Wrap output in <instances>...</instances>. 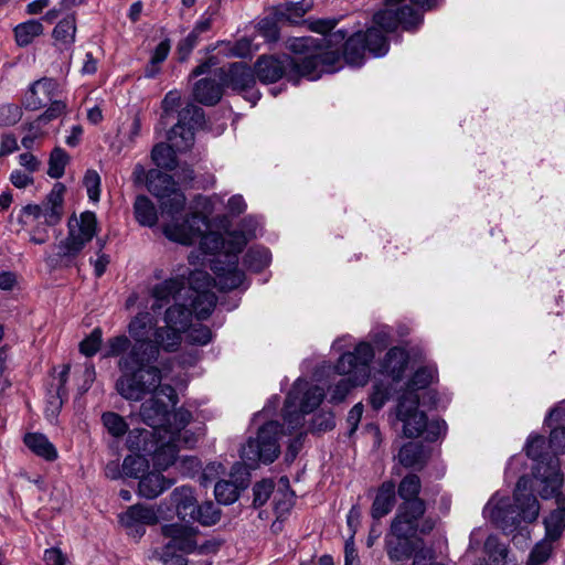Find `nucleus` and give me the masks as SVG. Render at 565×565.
I'll return each instance as SVG.
<instances>
[{"instance_id": "1", "label": "nucleus", "mask_w": 565, "mask_h": 565, "mask_svg": "<svg viewBox=\"0 0 565 565\" xmlns=\"http://www.w3.org/2000/svg\"><path fill=\"white\" fill-rule=\"evenodd\" d=\"M149 328L147 316L132 318L127 327L129 337H111L105 345L104 358H119L115 388L126 401L140 402L162 386V372L156 364L161 350L147 340Z\"/></svg>"}, {"instance_id": "2", "label": "nucleus", "mask_w": 565, "mask_h": 565, "mask_svg": "<svg viewBox=\"0 0 565 565\" xmlns=\"http://www.w3.org/2000/svg\"><path fill=\"white\" fill-rule=\"evenodd\" d=\"M422 488L420 477L413 472L405 475L398 483L401 502L384 537V548L392 562L412 558L418 551L412 539L423 543L419 536L429 535L436 526L435 518L427 515V501L419 495Z\"/></svg>"}, {"instance_id": "3", "label": "nucleus", "mask_w": 565, "mask_h": 565, "mask_svg": "<svg viewBox=\"0 0 565 565\" xmlns=\"http://www.w3.org/2000/svg\"><path fill=\"white\" fill-rule=\"evenodd\" d=\"M409 2L411 4L406 3V0H401L398 4L392 6V9L406 7L419 14V21H417L408 13L404 14L405 19L409 20L411 22L414 21L409 28H405L406 23L402 21L397 22L396 25L392 28L385 26L384 24L376 21V15L391 7L387 0H385V8L377 11L373 15V26L367 28L365 31H356L351 35H349L347 30H338L324 39H318L320 41L319 50H321V52H337L339 54V61L334 63L331 70H324L320 67L319 77L322 73H334L335 71L340 70L341 58H343L344 62L350 66L361 67L365 62L366 54L373 57H382L386 55L390 50V41L385 33L394 32L398 26H402L404 31H416L423 23L424 11L427 9L422 8L419 4L413 3L411 0Z\"/></svg>"}, {"instance_id": "4", "label": "nucleus", "mask_w": 565, "mask_h": 565, "mask_svg": "<svg viewBox=\"0 0 565 565\" xmlns=\"http://www.w3.org/2000/svg\"><path fill=\"white\" fill-rule=\"evenodd\" d=\"M318 38L301 36L287 41V49L298 55L292 57L284 54L262 55L255 63L256 78L263 84H273L287 77L290 82H298L300 77L309 79L319 78L320 67L331 70L339 61L337 52H321Z\"/></svg>"}, {"instance_id": "5", "label": "nucleus", "mask_w": 565, "mask_h": 565, "mask_svg": "<svg viewBox=\"0 0 565 565\" xmlns=\"http://www.w3.org/2000/svg\"><path fill=\"white\" fill-rule=\"evenodd\" d=\"M204 232L199 237L200 248L204 254L214 256L210 259V268L216 276L217 286L222 290L238 288L245 279L244 271L238 268V254L255 234L249 233L247 236L234 231L224 237L218 232Z\"/></svg>"}, {"instance_id": "6", "label": "nucleus", "mask_w": 565, "mask_h": 565, "mask_svg": "<svg viewBox=\"0 0 565 565\" xmlns=\"http://www.w3.org/2000/svg\"><path fill=\"white\" fill-rule=\"evenodd\" d=\"M147 316L150 328L147 332V340L156 344L158 349L172 353L178 351L182 332H185L192 321V310L185 305L174 303L164 312V327L157 326V319L148 311L137 313L134 318Z\"/></svg>"}, {"instance_id": "7", "label": "nucleus", "mask_w": 565, "mask_h": 565, "mask_svg": "<svg viewBox=\"0 0 565 565\" xmlns=\"http://www.w3.org/2000/svg\"><path fill=\"white\" fill-rule=\"evenodd\" d=\"M284 435V425L277 420L263 424L255 437H249L241 449V458L249 469L273 463L280 455L279 439Z\"/></svg>"}, {"instance_id": "8", "label": "nucleus", "mask_w": 565, "mask_h": 565, "mask_svg": "<svg viewBox=\"0 0 565 565\" xmlns=\"http://www.w3.org/2000/svg\"><path fill=\"white\" fill-rule=\"evenodd\" d=\"M546 469L545 472L537 470L540 476H544L543 486L537 488V493L544 500L554 498L557 504L543 521L545 539L555 542L562 537L565 530V495L561 491L563 475H558L555 467Z\"/></svg>"}, {"instance_id": "9", "label": "nucleus", "mask_w": 565, "mask_h": 565, "mask_svg": "<svg viewBox=\"0 0 565 565\" xmlns=\"http://www.w3.org/2000/svg\"><path fill=\"white\" fill-rule=\"evenodd\" d=\"M97 218L90 211L83 212L79 220L68 222V234L56 245V263L70 266L85 245L93 239L96 234Z\"/></svg>"}, {"instance_id": "10", "label": "nucleus", "mask_w": 565, "mask_h": 565, "mask_svg": "<svg viewBox=\"0 0 565 565\" xmlns=\"http://www.w3.org/2000/svg\"><path fill=\"white\" fill-rule=\"evenodd\" d=\"M147 189L159 200L163 214L174 216L180 214L185 206V195L178 188L173 177L158 169H151L147 174Z\"/></svg>"}, {"instance_id": "11", "label": "nucleus", "mask_w": 565, "mask_h": 565, "mask_svg": "<svg viewBox=\"0 0 565 565\" xmlns=\"http://www.w3.org/2000/svg\"><path fill=\"white\" fill-rule=\"evenodd\" d=\"M150 395L140 406V417L146 425L161 431L170 422V408L177 405L178 395L169 384Z\"/></svg>"}, {"instance_id": "12", "label": "nucleus", "mask_w": 565, "mask_h": 565, "mask_svg": "<svg viewBox=\"0 0 565 565\" xmlns=\"http://www.w3.org/2000/svg\"><path fill=\"white\" fill-rule=\"evenodd\" d=\"M374 358V350L370 343H359L354 351L343 353L334 366L339 374L353 375L355 384H365L370 376V363Z\"/></svg>"}, {"instance_id": "13", "label": "nucleus", "mask_w": 565, "mask_h": 565, "mask_svg": "<svg viewBox=\"0 0 565 565\" xmlns=\"http://www.w3.org/2000/svg\"><path fill=\"white\" fill-rule=\"evenodd\" d=\"M178 215L170 216L171 222L163 225L162 232L172 242L192 245L207 230V220L200 213H192L180 222Z\"/></svg>"}, {"instance_id": "14", "label": "nucleus", "mask_w": 565, "mask_h": 565, "mask_svg": "<svg viewBox=\"0 0 565 565\" xmlns=\"http://www.w3.org/2000/svg\"><path fill=\"white\" fill-rule=\"evenodd\" d=\"M418 394H403L398 398L397 418L403 422V431L408 438L419 437L427 427V416L418 409Z\"/></svg>"}, {"instance_id": "15", "label": "nucleus", "mask_w": 565, "mask_h": 565, "mask_svg": "<svg viewBox=\"0 0 565 565\" xmlns=\"http://www.w3.org/2000/svg\"><path fill=\"white\" fill-rule=\"evenodd\" d=\"M188 280L193 291L190 308L192 316L195 315L199 320H205L211 316L217 302L214 292L210 290H199V288H205L210 285V276L205 271L195 270L190 273Z\"/></svg>"}, {"instance_id": "16", "label": "nucleus", "mask_w": 565, "mask_h": 565, "mask_svg": "<svg viewBox=\"0 0 565 565\" xmlns=\"http://www.w3.org/2000/svg\"><path fill=\"white\" fill-rule=\"evenodd\" d=\"M216 76L222 83L223 88H230L234 92H246L256 84L255 68L245 62H234L224 65L216 71Z\"/></svg>"}, {"instance_id": "17", "label": "nucleus", "mask_w": 565, "mask_h": 565, "mask_svg": "<svg viewBox=\"0 0 565 565\" xmlns=\"http://www.w3.org/2000/svg\"><path fill=\"white\" fill-rule=\"evenodd\" d=\"M540 487V481L532 476H521L516 482L513 498L515 508L519 510L521 519L526 522H533L540 513V503L536 497L529 490H535Z\"/></svg>"}, {"instance_id": "18", "label": "nucleus", "mask_w": 565, "mask_h": 565, "mask_svg": "<svg viewBox=\"0 0 565 565\" xmlns=\"http://www.w3.org/2000/svg\"><path fill=\"white\" fill-rule=\"evenodd\" d=\"M161 533L164 537L169 539V543L174 550L185 554L194 552L204 554L210 548L209 542L198 546L195 541L196 531L191 526L178 523L166 524L161 527Z\"/></svg>"}, {"instance_id": "19", "label": "nucleus", "mask_w": 565, "mask_h": 565, "mask_svg": "<svg viewBox=\"0 0 565 565\" xmlns=\"http://www.w3.org/2000/svg\"><path fill=\"white\" fill-rule=\"evenodd\" d=\"M119 521L128 535L140 539L146 533V526L157 524L159 518L153 508L134 504L119 515Z\"/></svg>"}, {"instance_id": "20", "label": "nucleus", "mask_w": 565, "mask_h": 565, "mask_svg": "<svg viewBox=\"0 0 565 565\" xmlns=\"http://www.w3.org/2000/svg\"><path fill=\"white\" fill-rule=\"evenodd\" d=\"M545 437L542 435H531L524 447V451L529 458L535 461L533 467L532 476L540 481V487L543 486L544 476H540L537 470L544 471L546 468L555 467L558 475H562L559 470V461L555 456H551L545 450Z\"/></svg>"}, {"instance_id": "21", "label": "nucleus", "mask_w": 565, "mask_h": 565, "mask_svg": "<svg viewBox=\"0 0 565 565\" xmlns=\"http://www.w3.org/2000/svg\"><path fill=\"white\" fill-rule=\"evenodd\" d=\"M399 1L401 0H387L390 6L398 4ZM411 1L415 4H419L422 8H425V9H433V8L437 7V4H438V0H411ZM405 13H408L409 15L415 18L417 21L420 20L419 14L416 13L415 11H412V9H409V8L405 7V8H399V9H394V8L392 9V7H390L387 10H385L376 15V21L379 23L384 24L385 26H388V28L395 26L397 22L402 21V22L406 23L405 28H409L414 21L411 22L409 20L405 19V17H404Z\"/></svg>"}, {"instance_id": "22", "label": "nucleus", "mask_w": 565, "mask_h": 565, "mask_svg": "<svg viewBox=\"0 0 565 565\" xmlns=\"http://www.w3.org/2000/svg\"><path fill=\"white\" fill-rule=\"evenodd\" d=\"M398 497V484L393 480L382 482L371 505V516L373 520H381L392 512Z\"/></svg>"}, {"instance_id": "23", "label": "nucleus", "mask_w": 565, "mask_h": 565, "mask_svg": "<svg viewBox=\"0 0 565 565\" xmlns=\"http://www.w3.org/2000/svg\"><path fill=\"white\" fill-rule=\"evenodd\" d=\"M484 513L497 526L504 531L512 530L522 520L509 499H501L495 504L490 501L484 508Z\"/></svg>"}, {"instance_id": "24", "label": "nucleus", "mask_w": 565, "mask_h": 565, "mask_svg": "<svg viewBox=\"0 0 565 565\" xmlns=\"http://www.w3.org/2000/svg\"><path fill=\"white\" fill-rule=\"evenodd\" d=\"M65 191L66 186L61 182H56L45 200L41 203L42 216L47 226H55L62 221Z\"/></svg>"}, {"instance_id": "25", "label": "nucleus", "mask_w": 565, "mask_h": 565, "mask_svg": "<svg viewBox=\"0 0 565 565\" xmlns=\"http://www.w3.org/2000/svg\"><path fill=\"white\" fill-rule=\"evenodd\" d=\"M57 88V84L52 78H41L35 81L29 88L24 97V107L29 110H38L54 97V93Z\"/></svg>"}, {"instance_id": "26", "label": "nucleus", "mask_w": 565, "mask_h": 565, "mask_svg": "<svg viewBox=\"0 0 565 565\" xmlns=\"http://www.w3.org/2000/svg\"><path fill=\"white\" fill-rule=\"evenodd\" d=\"M408 362V352L401 347H393L384 355L380 364V372L397 383L403 380Z\"/></svg>"}, {"instance_id": "27", "label": "nucleus", "mask_w": 565, "mask_h": 565, "mask_svg": "<svg viewBox=\"0 0 565 565\" xmlns=\"http://www.w3.org/2000/svg\"><path fill=\"white\" fill-rule=\"evenodd\" d=\"M161 439L160 430L134 428L128 433L127 447L131 451L150 457Z\"/></svg>"}, {"instance_id": "28", "label": "nucleus", "mask_w": 565, "mask_h": 565, "mask_svg": "<svg viewBox=\"0 0 565 565\" xmlns=\"http://www.w3.org/2000/svg\"><path fill=\"white\" fill-rule=\"evenodd\" d=\"M184 277L178 276L164 279L160 284L154 285L151 289V296L154 300L151 305L152 311L157 312L169 305L171 299L184 288Z\"/></svg>"}, {"instance_id": "29", "label": "nucleus", "mask_w": 565, "mask_h": 565, "mask_svg": "<svg viewBox=\"0 0 565 565\" xmlns=\"http://www.w3.org/2000/svg\"><path fill=\"white\" fill-rule=\"evenodd\" d=\"M175 480L161 472L151 471L140 477L138 492L147 499H154L174 484Z\"/></svg>"}, {"instance_id": "30", "label": "nucleus", "mask_w": 565, "mask_h": 565, "mask_svg": "<svg viewBox=\"0 0 565 565\" xmlns=\"http://www.w3.org/2000/svg\"><path fill=\"white\" fill-rule=\"evenodd\" d=\"M170 498L179 519L184 522H191L198 505L192 488L185 486L175 488Z\"/></svg>"}, {"instance_id": "31", "label": "nucleus", "mask_w": 565, "mask_h": 565, "mask_svg": "<svg viewBox=\"0 0 565 565\" xmlns=\"http://www.w3.org/2000/svg\"><path fill=\"white\" fill-rule=\"evenodd\" d=\"M222 83L213 78L199 79L193 87L194 99L205 106L216 105L223 96Z\"/></svg>"}, {"instance_id": "32", "label": "nucleus", "mask_w": 565, "mask_h": 565, "mask_svg": "<svg viewBox=\"0 0 565 565\" xmlns=\"http://www.w3.org/2000/svg\"><path fill=\"white\" fill-rule=\"evenodd\" d=\"M427 459L428 454L422 443L408 441L402 446L398 452L399 463L408 469H423Z\"/></svg>"}, {"instance_id": "33", "label": "nucleus", "mask_w": 565, "mask_h": 565, "mask_svg": "<svg viewBox=\"0 0 565 565\" xmlns=\"http://www.w3.org/2000/svg\"><path fill=\"white\" fill-rule=\"evenodd\" d=\"M76 30L74 14H68L58 21L52 32L54 45L61 51L68 50L75 42Z\"/></svg>"}, {"instance_id": "34", "label": "nucleus", "mask_w": 565, "mask_h": 565, "mask_svg": "<svg viewBox=\"0 0 565 565\" xmlns=\"http://www.w3.org/2000/svg\"><path fill=\"white\" fill-rule=\"evenodd\" d=\"M279 484V488L274 492L273 499L274 510L278 519L290 512L295 505L296 499L295 491L290 488L289 479L287 477H281Z\"/></svg>"}, {"instance_id": "35", "label": "nucleus", "mask_w": 565, "mask_h": 565, "mask_svg": "<svg viewBox=\"0 0 565 565\" xmlns=\"http://www.w3.org/2000/svg\"><path fill=\"white\" fill-rule=\"evenodd\" d=\"M178 445L173 438L168 441H159L156 446V451L150 455L153 466L158 469L166 470L175 465L178 459Z\"/></svg>"}, {"instance_id": "36", "label": "nucleus", "mask_w": 565, "mask_h": 565, "mask_svg": "<svg viewBox=\"0 0 565 565\" xmlns=\"http://www.w3.org/2000/svg\"><path fill=\"white\" fill-rule=\"evenodd\" d=\"M24 444L32 452L47 461H54L57 458L56 448L43 434H26L24 436Z\"/></svg>"}, {"instance_id": "37", "label": "nucleus", "mask_w": 565, "mask_h": 565, "mask_svg": "<svg viewBox=\"0 0 565 565\" xmlns=\"http://www.w3.org/2000/svg\"><path fill=\"white\" fill-rule=\"evenodd\" d=\"M244 489H246V477L239 479L238 484L231 480H220L214 486L215 499L221 504H232Z\"/></svg>"}, {"instance_id": "38", "label": "nucleus", "mask_w": 565, "mask_h": 565, "mask_svg": "<svg viewBox=\"0 0 565 565\" xmlns=\"http://www.w3.org/2000/svg\"><path fill=\"white\" fill-rule=\"evenodd\" d=\"M136 221L141 226L153 227L158 222V213L152 201L146 195H138L134 203Z\"/></svg>"}, {"instance_id": "39", "label": "nucleus", "mask_w": 565, "mask_h": 565, "mask_svg": "<svg viewBox=\"0 0 565 565\" xmlns=\"http://www.w3.org/2000/svg\"><path fill=\"white\" fill-rule=\"evenodd\" d=\"M175 148L173 145L164 142L157 143L151 150V159L153 163L161 169L173 171L178 167V160L175 156Z\"/></svg>"}, {"instance_id": "40", "label": "nucleus", "mask_w": 565, "mask_h": 565, "mask_svg": "<svg viewBox=\"0 0 565 565\" xmlns=\"http://www.w3.org/2000/svg\"><path fill=\"white\" fill-rule=\"evenodd\" d=\"M194 128L178 120V122L169 130L168 139L178 150H185L194 142Z\"/></svg>"}, {"instance_id": "41", "label": "nucleus", "mask_w": 565, "mask_h": 565, "mask_svg": "<svg viewBox=\"0 0 565 565\" xmlns=\"http://www.w3.org/2000/svg\"><path fill=\"white\" fill-rule=\"evenodd\" d=\"M43 25L38 20H29L14 28L17 44L21 47L28 46L33 40L43 33Z\"/></svg>"}, {"instance_id": "42", "label": "nucleus", "mask_w": 565, "mask_h": 565, "mask_svg": "<svg viewBox=\"0 0 565 565\" xmlns=\"http://www.w3.org/2000/svg\"><path fill=\"white\" fill-rule=\"evenodd\" d=\"M287 14L282 10H277L273 15H267L258 22V32L267 42H277L280 31L278 22L285 20Z\"/></svg>"}, {"instance_id": "43", "label": "nucleus", "mask_w": 565, "mask_h": 565, "mask_svg": "<svg viewBox=\"0 0 565 565\" xmlns=\"http://www.w3.org/2000/svg\"><path fill=\"white\" fill-rule=\"evenodd\" d=\"M244 265L255 271L259 273L270 263V252L263 246L250 247L244 256Z\"/></svg>"}, {"instance_id": "44", "label": "nucleus", "mask_w": 565, "mask_h": 565, "mask_svg": "<svg viewBox=\"0 0 565 565\" xmlns=\"http://www.w3.org/2000/svg\"><path fill=\"white\" fill-rule=\"evenodd\" d=\"M149 468V461L147 457L135 454L125 457L121 466V472L125 477L139 478L140 473H143Z\"/></svg>"}, {"instance_id": "45", "label": "nucleus", "mask_w": 565, "mask_h": 565, "mask_svg": "<svg viewBox=\"0 0 565 565\" xmlns=\"http://www.w3.org/2000/svg\"><path fill=\"white\" fill-rule=\"evenodd\" d=\"M220 518V510L212 502H205L196 505L191 522H199L204 526H211L216 524Z\"/></svg>"}, {"instance_id": "46", "label": "nucleus", "mask_w": 565, "mask_h": 565, "mask_svg": "<svg viewBox=\"0 0 565 565\" xmlns=\"http://www.w3.org/2000/svg\"><path fill=\"white\" fill-rule=\"evenodd\" d=\"M151 559L160 562L162 565H186L188 559L180 554L168 542L163 546L152 551Z\"/></svg>"}, {"instance_id": "47", "label": "nucleus", "mask_w": 565, "mask_h": 565, "mask_svg": "<svg viewBox=\"0 0 565 565\" xmlns=\"http://www.w3.org/2000/svg\"><path fill=\"white\" fill-rule=\"evenodd\" d=\"M102 422L113 437H122L128 430V424L125 418L115 412H105L102 415Z\"/></svg>"}, {"instance_id": "48", "label": "nucleus", "mask_w": 565, "mask_h": 565, "mask_svg": "<svg viewBox=\"0 0 565 565\" xmlns=\"http://www.w3.org/2000/svg\"><path fill=\"white\" fill-rule=\"evenodd\" d=\"M68 160L70 157L64 149L60 147L54 148L49 159L47 174L53 179L62 178Z\"/></svg>"}, {"instance_id": "49", "label": "nucleus", "mask_w": 565, "mask_h": 565, "mask_svg": "<svg viewBox=\"0 0 565 565\" xmlns=\"http://www.w3.org/2000/svg\"><path fill=\"white\" fill-rule=\"evenodd\" d=\"M434 379V370L428 366L419 367L407 382V392L405 394L414 393L426 388Z\"/></svg>"}, {"instance_id": "50", "label": "nucleus", "mask_w": 565, "mask_h": 565, "mask_svg": "<svg viewBox=\"0 0 565 565\" xmlns=\"http://www.w3.org/2000/svg\"><path fill=\"white\" fill-rule=\"evenodd\" d=\"M326 396L324 390L318 385L309 387L300 402V409L302 413H311L322 403Z\"/></svg>"}, {"instance_id": "51", "label": "nucleus", "mask_w": 565, "mask_h": 565, "mask_svg": "<svg viewBox=\"0 0 565 565\" xmlns=\"http://www.w3.org/2000/svg\"><path fill=\"white\" fill-rule=\"evenodd\" d=\"M552 552V542L544 537L531 550L526 565H543L551 557Z\"/></svg>"}, {"instance_id": "52", "label": "nucleus", "mask_w": 565, "mask_h": 565, "mask_svg": "<svg viewBox=\"0 0 565 565\" xmlns=\"http://www.w3.org/2000/svg\"><path fill=\"white\" fill-rule=\"evenodd\" d=\"M179 120L195 129L204 124V110L200 106L193 104L186 105L179 113Z\"/></svg>"}, {"instance_id": "53", "label": "nucleus", "mask_w": 565, "mask_h": 565, "mask_svg": "<svg viewBox=\"0 0 565 565\" xmlns=\"http://www.w3.org/2000/svg\"><path fill=\"white\" fill-rule=\"evenodd\" d=\"M275 483L271 479H263L253 487V507H263L274 493Z\"/></svg>"}, {"instance_id": "54", "label": "nucleus", "mask_w": 565, "mask_h": 565, "mask_svg": "<svg viewBox=\"0 0 565 565\" xmlns=\"http://www.w3.org/2000/svg\"><path fill=\"white\" fill-rule=\"evenodd\" d=\"M484 551L489 558L494 562H503L509 553V548L505 544L501 543L498 536L489 535L484 542Z\"/></svg>"}, {"instance_id": "55", "label": "nucleus", "mask_w": 565, "mask_h": 565, "mask_svg": "<svg viewBox=\"0 0 565 565\" xmlns=\"http://www.w3.org/2000/svg\"><path fill=\"white\" fill-rule=\"evenodd\" d=\"M103 342V331L100 328H95L89 335H87L79 343V352L87 358L95 355Z\"/></svg>"}, {"instance_id": "56", "label": "nucleus", "mask_w": 565, "mask_h": 565, "mask_svg": "<svg viewBox=\"0 0 565 565\" xmlns=\"http://www.w3.org/2000/svg\"><path fill=\"white\" fill-rule=\"evenodd\" d=\"M70 365L65 364L63 370L58 373L55 393L50 396V403L56 405L60 408L63 404L64 398L67 397L66 383L70 374Z\"/></svg>"}, {"instance_id": "57", "label": "nucleus", "mask_w": 565, "mask_h": 565, "mask_svg": "<svg viewBox=\"0 0 565 565\" xmlns=\"http://www.w3.org/2000/svg\"><path fill=\"white\" fill-rule=\"evenodd\" d=\"M312 7L311 0H301L288 3L282 12L287 14L285 21L297 23L296 19L303 17Z\"/></svg>"}, {"instance_id": "58", "label": "nucleus", "mask_w": 565, "mask_h": 565, "mask_svg": "<svg viewBox=\"0 0 565 565\" xmlns=\"http://www.w3.org/2000/svg\"><path fill=\"white\" fill-rule=\"evenodd\" d=\"M22 117V110L18 105L6 104L0 106V126L10 127L15 125Z\"/></svg>"}, {"instance_id": "59", "label": "nucleus", "mask_w": 565, "mask_h": 565, "mask_svg": "<svg viewBox=\"0 0 565 565\" xmlns=\"http://www.w3.org/2000/svg\"><path fill=\"white\" fill-rule=\"evenodd\" d=\"M200 41H201V34H199L198 32L192 30L186 35V38L181 40L178 44L177 50H178V54H179V60L181 62L186 61L188 57L190 56L191 52L199 44Z\"/></svg>"}, {"instance_id": "60", "label": "nucleus", "mask_w": 565, "mask_h": 565, "mask_svg": "<svg viewBox=\"0 0 565 565\" xmlns=\"http://www.w3.org/2000/svg\"><path fill=\"white\" fill-rule=\"evenodd\" d=\"M391 387L383 383L375 384L370 395V404L375 411L381 409L385 403L390 399Z\"/></svg>"}, {"instance_id": "61", "label": "nucleus", "mask_w": 565, "mask_h": 565, "mask_svg": "<svg viewBox=\"0 0 565 565\" xmlns=\"http://www.w3.org/2000/svg\"><path fill=\"white\" fill-rule=\"evenodd\" d=\"M335 427L334 414L332 412H321L317 414L311 422L312 431H328Z\"/></svg>"}, {"instance_id": "62", "label": "nucleus", "mask_w": 565, "mask_h": 565, "mask_svg": "<svg viewBox=\"0 0 565 565\" xmlns=\"http://www.w3.org/2000/svg\"><path fill=\"white\" fill-rule=\"evenodd\" d=\"M177 469L186 477H194L201 470V461L196 457L178 458L175 462Z\"/></svg>"}, {"instance_id": "63", "label": "nucleus", "mask_w": 565, "mask_h": 565, "mask_svg": "<svg viewBox=\"0 0 565 565\" xmlns=\"http://www.w3.org/2000/svg\"><path fill=\"white\" fill-rule=\"evenodd\" d=\"M550 448L553 450V455L557 457L561 454H565V427H556L551 430L550 434Z\"/></svg>"}, {"instance_id": "64", "label": "nucleus", "mask_w": 565, "mask_h": 565, "mask_svg": "<svg viewBox=\"0 0 565 565\" xmlns=\"http://www.w3.org/2000/svg\"><path fill=\"white\" fill-rule=\"evenodd\" d=\"M355 381L351 379H342L339 381L335 386L333 387L331 395H330V402L332 403H341L345 399L347 395L351 391L352 387L356 386Z\"/></svg>"}]
</instances>
